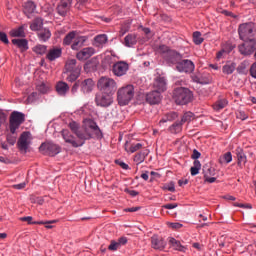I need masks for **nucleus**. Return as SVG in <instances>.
<instances>
[{"label":"nucleus","instance_id":"obj_1","mask_svg":"<svg viewBox=\"0 0 256 256\" xmlns=\"http://www.w3.org/2000/svg\"><path fill=\"white\" fill-rule=\"evenodd\" d=\"M69 128L78 139H75L73 135L67 132V130L62 131V137L64 138L65 143L70 144L74 148L83 146L87 140L92 138H102V132L100 131L99 126L90 119H86L81 128L78 127V123L76 122L69 123Z\"/></svg>","mask_w":256,"mask_h":256},{"label":"nucleus","instance_id":"obj_2","mask_svg":"<svg viewBox=\"0 0 256 256\" xmlns=\"http://www.w3.org/2000/svg\"><path fill=\"white\" fill-rule=\"evenodd\" d=\"M238 36L242 41H251L256 37V25L254 23H242L238 27Z\"/></svg>","mask_w":256,"mask_h":256},{"label":"nucleus","instance_id":"obj_3","mask_svg":"<svg viewBox=\"0 0 256 256\" xmlns=\"http://www.w3.org/2000/svg\"><path fill=\"white\" fill-rule=\"evenodd\" d=\"M94 87L95 82H93L91 78L85 80H78L76 81V83H74V85H72L71 92L72 94H76L79 89V91H81L83 95H88L92 93Z\"/></svg>","mask_w":256,"mask_h":256},{"label":"nucleus","instance_id":"obj_4","mask_svg":"<svg viewBox=\"0 0 256 256\" xmlns=\"http://www.w3.org/2000/svg\"><path fill=\"white\" fill-rule=\"evenodd\" d=\"M193 94L188 88H175L174 101L177 105H186L191 102Z\"/></svg>","mask_w":256,"mask_h":256},{"label":"nucleus","instance_id":"obj_5","mask_svg":"<svg viewBox=\"0 0 256 256\" xmlns=\"http://www.w3.org/2000/svg\"><path fill=\"white\" fill-rule=\"evenodd\" d=\"M134 99V86L126 85L118 90V104L126 106Z\"/></svg>","mask_w":256,"mask_h":256},{"label":"nucleus","instance_id":"obj_6","mask_svg":"<svg viewBox=\"0 0 256 256\" xmlns=\"http://www.w3.org/2000/svg\"><path fill=\"white\" fill-rule=\"evenodd\" d=\"M97 87L99 88V91H100L99 93H111V94H114V92H116V89L118 88L113 78H109V77L100 78L99 82L97 83Z\"/></svg>","mask_w":256,"mask_h":256},{"label":"nucleus","instance_id":"obj_7","mask_svg":"<svg viewBox=\"0 0 256 256\" xmlns=\"http://www.w3.org/2000/svg\"><path fill=\"white\" fill-rule=\"evenodd\" d=\"M114 93H97L95 94V104L100 108H108L113 104Z\"/></svg>","mask_w":256,"mask_h":256},{"label":"nucleus","instance_id":"obj_8","mask_svg":"<svg viewBox=\"0 0 256 256\" xmlns=\"http://www.w3.org/2000/svg\"><path fill=\"white\" fill-rule=\"evenodd\" d=\"M25 122V115L20 112H13L10 115V132L11 134H15V132L19 129L20 125Z\"/></svg>","mask_w":256,"mask_h":256},{"label":"nucleus","instance_id":"obj_9","mask_svg":"<svg viewBox=\"0 0 256 256\" xmlns=\"http://www.w3.org/2000/svg\"><path fill=\"white\" fill-rule=\"evenodd\" d=\"M238 51L243 56H249L256 51V40H243V43L238 46Z\"/></svg>","mask_w":256,"mask_h":256},{"label":"nucleus","instance_id":"obj_10","mask_svg":"<svg viewBox=\"0 0 256 256\" xmlns=\"http://www.w3.org/2000/svg\"><path fill=\"white\" fill-rule=\"evenodd\" d=\"M177 71L181 73H192L195 70V64L189 60V59H184L181 60V62L178 63H173Z\"/></svg>","mask_w":256,"mask_h":256},{"label":"nucleus","instance_id":"obj_11","mask_svg":"<svg viewBox=\"0 0 256 256\" xmlns=\"http://www.w3.org/2000/svg\"><path fill=\"white\" fill-rule=\"evenodd\" d=\"M39 151L44 152L48 156H55L60 153V147L53 143H43L39 146Z\"/></svg>","mask_w":256,"mask_h":256},{"label":"nucleus","instance_id":"obj_12","mask_svg":"<svg viewBox=\"0 0 256 256\" xmlns=\"http://www.w3.org/2000/svg\"><path fill=\"white\" fill-rule=\"evenodd\" d=\"M191 79L194 83L200 85H209L212 83V76L208 72L193 74Z\"/></svg>","mask_w":256,"mask_h":256},{"label":"nucleus","instance_id":"obj_13","mask_svg":"<svg viewBox=\"0 0 256 256\" xmlns=\"http://www.w3.org/2000/svg\"><path fill=\"white\" fill-rule=\"evenodd\" d=\"M128 72V64L127 62H116L112 65V74L116 77L125 76Z\"/></svg>","mask_w":256,"mask_h":256},{"label":"nucleus","instance_id":"obj_14","mask_svg":"<svg viewBox=\"0 0 256 256\" xmlns=\"http://www.w3.org/2000/svg\"><path fill=\"white\" fill-rule=\"evenodd\" d=\"M73 4V0H60L57 6V13L62 17H66L67 13L71 9V5Z\"/></svg>","mask_w":256,"mask_h":256},{"label":"nucleus","instance_id":"obj_15","mask_svg":"<svg viewBox=\"0 0 256 256\" xmlns=\"http://www.w3.org/2000/svg\"><path fill=\"white\" fill-rule=\"evenodd\" d=\"M29 132H24L20 135V138H18V149L22 152H27V149L29 148Z\"/></svg>","mask_w":256,"mask_h":256},{"label":"nucleus","instance_id":"obj_16","mask_svg":"<svg viewBox=\"0 0 256 256\" xmlns=\"http://www.w3.org/2000/svg\"><path fill=\"white\" fill-rule=\"evenodd\" d=\"M93 54H95V49L94 48L85 47L76 54V58H78L79 61H87V59L92 57Z\"/></svg>","mask_w":256,"mask_h":256},{"label":"nucleus","instance_id":"obj_17","mask_svg":"<svg viewBox=\"0 0 256 256\" xmlns=\"http://www.w3.org/2000/svg\"><path fill=\"white\" fill-rule=\"evenodd\" d=\"M161 93L160 91H153L146 94V102L151 105H157L161 102Z\"/></svg>","mask_w":256,"mask_h":256},{"label":"nucleus","instance_id":"obj_18","mask_svg":"<svg viewBox=\"0 0 256 256\" xmlns=\"http://www.w3.org/2000/svg\"><path fill=\"white\" fill-rule=\"evenodd\" d=\"M153 92H165L167 90V82L164 77H156L153 84Z\"/></svg>","mask_w":256,"mask_h":256},{"label":"nucleus","instance_id":"obj_19","mask_svg":"<svg viewBox=\"0 0 256 256\" xmlns=\"http://www.w3.org/2000/svg\"><path fill=\"white\" fill-rule=\"evenodd\" d=\"M151 246L154 250H163L165 249V246H167V243L161 238L160 236L154 235L151 237Z\"/></svg>","mask_w":256,"mask_h":256},{"label":"nucleus","instance_id":"obj_20","mask_svg":"<svg viewBox=\"0 0 256 256\" xmlns=\"http://www.w3.org/2000/svg\"><path fill=\"white\" fill-rule=\"evenodd\" d=\"M235 155L237 160V165L242 169L243 166L247 163V156L243 152V149L238 147L235 149Z\"/></svg>","mask_w":256,"mask_h":256},{"label":"nucleus","instance_id":"obj_21","mask_svg":"<svg viewBox=\"0 0 256 256\" xmlns=\"http://www.w3.org/2000/svg\"><path fill=\"white\" fill-rule=\"evenodd\" d=\"M87 42V36H78V38H76V40H74L70 45H71V49L74 51H78L79 49H81L85 43Z\"/></svg>","mask_w":256,"mask_h":256},{"label":"nucleus","instance_id":"obj_22","mask_svg":"<svg viewBox=\"0 0 256 256\" xmlns=\"http://www.w3.org/2000/svg\"><path fill=\"white\" fill-rule=\"evenodd\" d=\"M107 43V35L106 34H100L95 36V38H93V43L92 45L102 49V47H104V45H106Z\"/></svg>","mask_w":256,"mask_h":256},{"label":"nucleus","instance_id":"obj_23","mask_svg":"<svg viewBox=\"0 0 256 256\" xmlns=\"http://www.w3.org/2000/svg\"><path fill=\"white\" fill-rule=\"evenodd\" d=\"M124 148H125L126 152H128L130 154H134L135 152L142 149V144L141 143H130V142L126 141Z\"/></svg>","mask_w":256,"mask_h":256},{"label":"nucleus","instance_id":"obj_24","mask_svg":"<svg viewBox=\"0 0 256 256\" xmlns=\"http://www.w3.org/2000/svg\"><path fill=\"white\" fill-rule=\"evenodd\" d=\"M11 43L21 51L25 52L29 49L28 42L26 39H12Z\"/></svg>","mask_w":256,"mask_h":256},{"label":"nucleus","instance_id":"obj_25","mask_svg":"<svg viewBox=\"0 0 256 256\" xmlns=\"http://www.w3.org/2000/svg\"><path fill=\"white\" fill-rule=\"evenodd\" d=\"M168 243L175 251H179L181 253H186L187 248L181 245V242L176 240L175 238H170Z\"/></svg>","mask_w":256,"mask_h":256},{"label":"nucleus","instance_id":"obj_26","mask_svg":"<svg viewBox=\"0 0 256 256\" xmlns=\"http://www.w3.org/2000/svg\"><path fill=\"white\" fill-rule=\"evenodd\" d=\"M78 72L81 71V67L76 65V59H70L65 62V72Z\"/></svg>","mask_w":256,"mask_h":256},{"label":"nucleus","instance_id":"obj_27","mask_svg":"<svg viewBox=\"0 0 256 256\" xmlns=\"http://www.w3.org/2000/svg\"><path fill=\"white\" fill-rule=\"evenodd\" d=\"M165 58H167V61L170 62V64H178L181 61V55L175 51H169L167 55H165Z\"/></svg>","mask_w":256,"mask_h":256},{"label":"nucleus","instance_id":"obj_28","mask_svg":"<svg viewBox=\"0 0 256 256\" xmlns=\"http://www.w3.org/2000/svg\"><path fill=\"white\" fill-rule=\"evenodd\" d=\"M237 69V63L235 62H226L224 66H222V73L226 75H231Z\"/></svg>","mask_w":256,"mask_h":256},{"label":"nucleus","instance_id":"obj_29","mask_svg":"<svg viewBox=\"0 0 256 256\" xmlns=\"http://www.w3.org/2000/svg\"><path fill=\"white\" fill-rule=\"evenodd\" d=\"M37 31H38L39 41L46 42L50 39V37H52V32H50V30H48V28H43V29L37 30Z\"/></svg>","mask_w":256,"mask_h":256},{"label":"nucleus","instance_id":"obj_30","mask_svg":"<svg viewBox=\"0 0 256 256\" xmlns=\"http://www.w3.org/2000/svg\"><path fill=\"white\" fill-rule=\"evenodd\" d=\"M55 90L57 91L58 95L66 96V93L69 92V86L66 82H58L55 86Z\"/></svg>","mask_w":256,"mask_h":256},{"label":"nucleus","instance_id":"obj_31","mask_svg":"<svg viewBox=\"0 0 256 256\" xmlns=\"http://www.w3.org/2000/svg\"><path fill=\"white\" fill-rule=\"evenodd\" d=\"M137 44V35L136 34H128L125 36V40L123 42V45L126 47H133Z\"/></svg>","mask_w":256,"mask_h":256},{"label":"nucleus","instance_id":"obj_32","mask_svg":"<svg viewBox=\"0 0 256 256\" xmlns=\"http://www.w3.org/2000/svg\"><path fill=\"white\" fill-rule=\"evenodd\" d=\"M60 55H62V50L60 48H53L48 52L46 58L49 61H55V59H58Z\"/></svg>","mask_w":256,"mask_h":256},{"label":"nucleus","instance_id":"obj_33","mask_svg":"<svg viewBox=\"0 0 256 256\" xmlns=\"http://www.w3.org/2000/svg\"><path fill=\"white\" fill-rule=\"evenodd\" d=\"M34 11H36V4L32 1H27L24 3V14L29 17V15L34 14Z\"/></svg>","mask_w":256,"mask_h":256},{"label":"nucleus","instance_id":"obj_34","mask_svg":"<svg viewBox=\"0 0 256 256\" xmlns=\"http://www.w3.org/2000/svg\"><path fill=\"white\" fill-rule=\"evenodd\" d=\"M78 37H85V36H77L76 32H74V31L69 32V34L65 35V37H64V41H63L64 46L71 45V43L76 41V39H78Z\"/></svg>","mask_w":256,"mask_h":256},{"label":"nucleus","instance_id":"obj_35","mask_svg":"<svg viewBox=\"0 0 256 256\" xmlns=\"http://www.w3.org/2000/svg\"><path fill=\"white\" fill-rule=\"evenodd\" d=\"M149 154L148 150H142L139 153L135 154L134 156V162L137 165H140L141 163L144 162V160H146L147 155Z\"/></svg>","mask_w":256,"mask_h":256},{"label":"nucleus","instance_id":"obj_36","mask_svg":"<svg viewBox=\"0 0 256 256\" xmlns=\"http://www.w3.org/2000/svg\"><path fill=\"white\" fill-rule=\"evenodd\" d=\"M79 70L76 69L75 71H65V75L67 82L73 83L74 81L78 80L79 78Z\"/></svg>","mask_w":256,"mask_h":256},{"label":"nucleus","instance_id":"obj_37","mask_svg":"<svg viewBox=\"0 0 256 256\" xmlns=\"http://www.w3.org/2000/svg\"><path fill=\"white\" fill-rule=\"evenodd\" d=\"M184 123H180V122H175L174 124L170 125V127H168V131L172 134H178L182 132V125Z\"/></svg>","mask_w":256,"mask_h":256},{"label":"nucleus","instance_id":"obj_38","mask_svg":"<svg viewBox=\"0 0 256 256\" xmlns=\"http://www.w3.org/2000/svg\"><path fill=\"white\" fill-rule=\"evenodd\" d=\"M10 35L11 37H15V38H24L25 37L24 27L20 26L17 29L11 30Z\"/></svg>","mask_w":256,"mask_h":256},{"label":"nucleus","instance_id":"obj_39","mask_svg":"<svg viewBox=\"0 0 256 256\" xmlns=\"http://www.w3.org/2000/svg\"><path fill=\"white\" fill-rule=\"evenodd\" d=\"M177 117H178V115L175 112L167 113V114H165V116H163V118H161L160 124L172 122L175 119H177Z\"/></svg>","mask_w":256,"mask_h":256},{"label":"nucleus","instance_id":"obj_40","mask_svg":"<svg viewBox=\"0 0 256 256\" xmlns=\"http://www.w3.org/2000/svg\"><path fill=\"white\" fill-rule=\"evenodd\" d=\"M42 26H43V20L41 18H36L30 24V30H32V31H40Z\"/></svg>","mask_w":256,"mask_h":256},{"label":"nucleus","instance_id":"obj_41","mask_svg":"<svg viewBox=\"0 0 256 256\" xmlns=\"http://www.w3.org/2000/svg\"><path fill=\"white\" fill-rule=\"evenodd\" d=\"M20 221L22 222H26L29 225H46L49 224L50 222H43V221H39V222H32V217L31 216H25L20 218Z\"/></svg>","mask_w":256,"mask_h":256},{"label":"nucleus","instance_id":"obj_42","mask_svg":"<svg viewBox=\"0 0 256 256\" xmlns=\"http://www.w3.org/2000/svg\"><path fill=\"white\" fill-rule=\"evenodd\" d=\"M193 119H195L194 114L191 112H186L182 115L181 122H178V123H182V124L189 123V122L193 121Z\"/></svg>","mask_w":256,"mask_h":256},{"label":"nucleus","instance_id":"obj_43","mask_svg":"<svg viewBox=\"0 0 256 256\" xmlns=\"http://www.w3.org/2000/svg\"><path fill=\"white\" fill-rule=\"evenodd\" d=\"M228 105V101L226 99H221L214 104V110L221 111Z\"/></svg>","mask_w":256,"mask_h":256},{"label":"nucleus","instance_id":"obj_44","mask_svg":"<svg viewBox=\"0 0 256 256\" xmlns=\"http://www.w3.org/2000/svg\"><path fill=\"white\" fill-rule=\"evenodd\" d=\"M232 161V156L230 152L224 153L221 157H219L220 164H229Z\"/></svg>","mask_w":256,"mask_h":256},{"label":"nucleus","instance_id":"obj_45","mask_svg":"<svg viewBox=\"0 0 256 256\" xmlns=\"http://www.w3.org/2000/svg\"><path fill=\"white\" fill-rule=\"evenodd\" d=\"M194 45H201L203 43L202 33L196 31L193 33Z\"/></svg>","mask_w":256,"mask_h":256},{"label":"nucleus","instance_id":"obj_46","mask_svg":"<svg viewBox=\"0 0 256 256\" xmlns=\"http://www.w3.org/2000/svg\"><path fill=\"white\" fill-rule=\"evenodd\" d=\"M34 53L43 55L46 52V46L42 44H38L33 48Z\"/></svg>","mask_w":256,"mask_h":256},{"label":"nucleus","instance_id":"obj_47","mask_svg":"<svg viewBox=\"0 0 256 256\" xmlns=\"http://www.w3.org/2000/svg\"><path fill=\"white\" fill-rule=\"evenodd\" d=\"M120 246H123V244L116 243V241L111 240V244L107 247V249L109 251L114 252V251L118 250L120 248Z\"/></svg>","mask_w":256,"mask_h":256},{"label":"nucleus","instance_id":"obj_48","mask_svg":"<svg viewBox=\"0 0 256 256\" xmlns=\"http://www.w3.org/2000/svg\"><path fill=\"white\" fill-rule=\"evenodd\" d=\"M233 49H235V45L226 42L223 46H222V50L221 51H226V52H231L233 51Z\"/></svg>","mask_w":256,"mask_h":256},{"label":"nucleus","instance_id":"obj_49","mask_svg":"<svg viewBox=\"0 0 256 256\" xmlns=\"http://www.w3.org/2000/svg\"><path fill=\"white\" fill-rule=\"evenodd\" d=\"M250 77H252L253 79H256V62L250 65Z\"/></svg>","mask_w":256,"mask_h":256},{"label":"nucleus","instance_id":"obj_50","mask_svg":"<svg viewBox=\"0 0 256 256\" xmlns=\"http://www.w3.org/2000/svg\"><path fill=\"white\" fill-rule=\"evenodd\" d=\"M114 163H116V165L120 166L121 169L123 170H129L130 167H128V165L126 163H124L123 161L121 160H115Z\"/></svg>","mask_w":256,"mask_h":256},{"label":"nucleus","instance_id":"obj_51","mask_svg":"<svg viewBox=\"0 0 256 256\" xmlns=\"http://www.w3.org/2000/svg\"><path fill=\"white\" fill-rule=\"evenodd\" d=\"M214 168H207V170L203 169L204 177L214 176Z\"/></svg>","mask_w":256,"mask_h":256},{"label":"nucleus","instance_id":"obj_52","mask_svg":"<svg viewBox=\"0 0 256 256\" xmlns=\"http://www.w3.org/2000/svg\"><path fill=\"white\" fill-rule=\"evenodd\" d=\"M160 53L169 55V52H174L173 50H169V47L165 45H161L159 48Z\"/></svg>","mask_w":256,"mask_h":256},{"label":"nucleus","instance_id":"obj_53","mask_svg":"<svg viewBox=\"0 0 256 256\" xmlns=\"http://www.w3.org/2000/svg\"><path fill=\"white\" fill-rule=\"evenodd\" d=\"M0 41L3 42L5 45H8V43H10L8 41V36H6L5 32H0Z\"/></svg>","mask_w":256,"mask_h":256},{"label":"nucleus","instance_id":"obj_54","mask_svg":"<svg viewBox=\"0 0 256 256\" xmlns=\"http://www.w3.org/2000/svg\"><path fill=\"white\" fill-rule=\"evenodd\" d=\"M233 206L240 207L242 209H252L250 204H242V203H239V202L233 203Z\"/></svg>","mask_w":256,"mask_h":256},{"label":"nucleus","instance_id":"obj_55","mask_svg":"<svg viewBox=\"0 0 256 256\" xmlns=\"http://www.w3.org/2000/svg\"><path fill=\"white\" fill-rule=\"evenodd\" d=\"M37 89H38L39 93L45 94L46 92H48V88L46 87L45 84H39L37 86Z\"/></svg>","mask_w":256,"mask_h":256},{"label":"nucleus","instance_id":"obj_56","mask_svg":"<svg viewBox=\"0 0 256 256\" xmlns=\"http://www.w3.org/2000/svg\"><path fill=\"white\" fill-rule=\"evenodd\" d=\"M168 227L174 229V230H179L182 228L181 223H168Z\"/></svg>","mask_w":256,"mask_h":256},{"label":"nucleus","instance_id":"obj_57","mask_svg":"<svg viewBox=\"0 0 256 256\" xmlns=\"http://www.w3.org/2000/svg\"><path fill=\"white\" fill-rule=\"evenodd\" d=\"M229 53H230L229 51L221 50V51L217 52L216 58L217 59H223L224 56L229 54Z\"/></svg>","mask_w":256,"mask_h":256},{"label":"nucleus","instance_id":"obj_58","mask_svg":"<svg viewBox=\"0 0 256 256\" xmlns=\"http://www.w3.org/2000/svg\"><path fill=\"white\" fill-rule=\"evenodd\" d=\"M165 189H167L168 191H170L171 193L175 192V185L174 182H170L167 184V186H165Z\"/></svg>","mask_w":256,"mask_h":256},{"label":"nucleus","instance_id":"obj_59","mask_svg":"<svg viewBox=\"0 0 256 256\" xmlns=\"http://www.w3.org/2000/svg\"><path fill=\"white\" fill-rule=\"evenodd\" d=\"M200 156H202V154L198 152V150L194 149L193 154L191 155V159L196 160V159H199Z\"/></svg>","mask_w":256,"mask_h":256},{"label":"nucleus","instance_id":"obj_60","mask_svg":"<svg viewBox=\"0 0 256 256\" xmlns=\"http://www.w3.org/2000/svg\"><path fill=\"white\" fill-rule=\"evenodd\" d=\"M25 186H26V184H25V182H23V183H20V184L13 185V189L22 190V189H25Z\"/></svg>","mask_w":256,"mask_h":256},{"label":"nucleus","instance_id":"obj_61","mask_svg":"<svg viewBox=\"0 0 256 256\" xmlns=\"http://www.w3.org/2000/svg\"><path fill=\"white\" fill-rule=\"evenodd\" d=\"M175 208H177V204H176V203L163 205V209L173 210V209H175Z\"/></svg>","mask_w":256,"mask_h":256},{"label":"nucleus","instance_id":"obj_62","mask_svg":"<svg viewBox=\"0 0 256 256\" xmlns=\"http://www.w3.org/2000/svg\"><path fill=\"white\" fill-rule=\"evenodd\" d=\"M200 169H202V168L191 167V169H190L191 176L195 177L196 175H198Z\"/></svg>","mask_w":256,"mask_h":256},{"label":"nucleus","instance_id":"obj_63","mask_svg":"<svg viewBox=\"0 0 256 256\" xmlns=\"http://www.w3.org/2000/svg\"><path fill=\"white\" fill-rule=\"evenodd\" d=\"M126 194L132 196V197H136L137 195H139V192L135 191V190H129V189H126L125 190Z\"/></svg>","mask_w":256,"mask_h":256},{"label":"nucleus","instance_id":"obj_64","mask_svg":"<svg viewBox=\"0 0 256 256\" xmlns=\"http://www.w3.org/2000/svg\"><path fill=\"white\" fill-rule=\"evenodd\" d=\"M116 244L126 245L127 244V237H121L120 239H118V242H116Z\"/></svg>","mask_w":256,"mask_h":256}]
</instances>
